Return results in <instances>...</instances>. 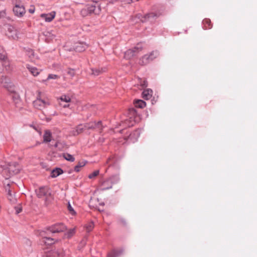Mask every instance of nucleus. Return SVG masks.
Returning <instances> with one entry per match:
<instances>
[{"label":"nucleus","instance_id":"nucleus-39","mask_svg":"<svg viewBox=\"0 0 257 257\" xmlns=\"http://www.w3.org/2000/svg\"><path fill=\"white\" fill-rule=\"evenodd\" d=\"M26 52L30 58L33 57L34 55V51L31 48H28L27 49H26Z\"/></svg>","mask_w":257,"mask_h":257},{"label":"nucleus","instance_id":"nucleus-47","mask_svg":"<svg viewBox=\"0 0 257 257\" xmlns=\"http://www.w3.org/2000/svg\"><path fill=\"white\" fill-rule=\"evenodd\" d=\"M6 15L5 10H2L0 11V19L4 18Z\"/></svg>","mask_w":257,"mask_h":257},{"label":"nucleus","instance_id":"nucleus-50","mask_svg":"<svg viewBox=\"0 0 257 257\" xmlns=\"http://www.w3.org/2000/svg\"><path fill=\"white\" fill-rule=\"evenodd\" d=\"M119 0H108V3L109 4H113L117 1H119Z\"/></svg>","mask_w":257,"mask_h":257},{"label":"nucleus","instance_id":"nucleus-31","mask_svg":"<svg viewBox=\"0 0 257 257\" xmlns=\"http://www.w3.org/2000/svg\"><path fill=\"white\" fill-rule=\"evenodd\" d=\"M1 64L2 65L3 69L5 68L7 71L10 70V63L8 59L4 61H2Z\"/></svg>","mask_w":257,"mask_h":257},{"label":"nucleus","instance_id":"nucleus-18","mask_svg":"<svg viewBox=\"0 0 257 257\" xmlns=\"http://www.w3.org/2000/svg\"><path fill=\"white\" fill-rule=\"evenodd\" d=\"M63 173L64 171L61 168L56 167L51 171L50 177L53 178H56L60 175L62 174Z\"/></svg>","mask_w":257,"mask_h":257},{"label":"nucleus","instance_id":"nucleus-24","mask_svg":"<svg viewBox=\"0 0 257 257\" xmlns=\"http://www.w3.org/2000/svg\"><path fill=\"white\" fill-rule=\"evenodd\" d=\"M203 28L204 30L210 29L212 27V24L210 19H204L202 21Z\"/></svg>","mask_w":257,"mask_h":257},{"label":"nucleus","instance_id":"nucleus-49","mask_svg":"<svg viewBox=\"0 0 257 257\" xmlns=\"http://www.w3.org/2000/svg\"><path fill=\"white\" fill-rule=\"evenodd\" d=\"M60 144V142L59 141H57L55 143V144L54 145V147L55 148H58Z\"/></svg>","mask_w":257,"mask_h":257},{"label":"nucleus","instance_id":"nucleus-2","mask_svg":"<svg viewBox=\"0 0 257 257\" xmlns=\"http://www.w3.org/2000/svg\"><path fill=\"white\" fill-rule=\"evenodd\" d=\"M127 118L122 121L120 125L124 128L119 131L120 133L123 132L126 127L133 126L137 122H139L140 116L138 113L135 108L132 107L128 109L126 112Z\"/></svg>","mask_w":257,"mask_h":257},{"label":"nucleus","instance_id":"nucleus-14","mask_svg":"<svg viewBox=\"0 0 257 257\" xmlns=\"http://www.w3.org/2000/svg\"><path fill=\"white\" fill-rule=\"evenodd\" d=\"M15 15L18 17H22L25 14V9L23 5H16L13 8Z\"/></svg>","mask_w":257,"mask_h":257},{"label":"nucleus","instance_id":"nucleus-9","mask_svg":"<svg viewBox=\"0 0 257 257\" xmlns=\"http://www.w3.org/2000/svg\"><path fill=\"white\" fill-rule=\"evenodd\" d=\"M65 255L63 249L51 250L44 252L42 257H64Z\"/></svg>","mask_w":257,"mask_h":257},{"label":"nucleus","instance_id":"nucleus-6","mask_svg":"<svg viewBox=\"0 0 257 257\" xmlns=\"http://www.w3.org/2000/svg\"><path fill=\"white\" fill-rule=\"evenodd\" d=\"M143 47L141 44H138L135 47L130 49L124 52V57L126 59H131L134 57L137 56L142 51Z\"/></svg>","mask_w":257,"mask_h":257},{"label":"nucleus","instance_id":"nucleus-16","mask_svg":"<svg viewBox=\"0 0 257 257\" xmlns=\"http://www.w3.org/2000/svg\"><path fill=\"white\" fill-rule=\"evenodd\" d=\"M88 45L85 43L78 42L75 44L74 49L76 52H82L85 51Z\"/></svg>","mask_w":257,"mask_h":257},{"label":"nucleus","instance_id":"nucleus-20","mask_svg":"<svg viewBox=\"0 0 257 257\" xmlns=\"http://www.w3.org/2000/svg\"><path fill=\"white\" fill-rule=\"evenodd\" d=\"M84 124H80L76 126L72 132L73 136H77L82 133L85 130Z\"/></svg>","mask_w":257,"mask_h":257},{"label":"nucleus","instance_id":"nucleus-25","mask_svg":"<svg viewBox=\"0 0 257 257\" xmlns=\"http://www.w3.org/2000/svg\"><path fill=\"white\" fill-rule=\"evenodd\" d=\"M105 68H92L91 72L92 74L94 76H98L99 75L102 74L103 72L106 71Z\"/></svg>","mask_w":257,"mask_h":257},{"label":"nucleus","instance_id":"nucleus-37","mask_svg":"<svg viewBox=\"0 0 257 257\" xmlns=\"http://www.w3.org/2000/svg\"><path fill=\"white\" fill-rule=\"evenodd\" d=\"M62 101H64L65 102H69L70 101V98L66 95H62L59 98Z\"/></svg>","mask_w":257,"mask_h":257},{"label":"nucleus","instance_id":"nucleus-23","mask_svg":"<svg viewBox=\"0 0 257 257\" xmlns=\"http://www.w3.org/2000/svg\"><path fill=\"white\" fill-rule=\"evenodd\" d=\"M153 92V90L151 89L144 90L142 92L143 98L146 100L149 99L152 97Z\"/></svg>","mask_w":257,"mask_h":257},{"label":"nucleus","instance_id":"nucleus-29","mask_svg":"<svg viewBox=\"0 0 257 257\" xmlns=\"http://www.w3.org/2000/svg\"><path fill=\"white\" fill-rule=\"evenodd\" d=\"M7 197L11 203H15L16 202L17 199L13 197L12 191L10 189L8 190Z\"/></svg>","mask_w":257,"mask_h":257},{"label":"nucleus","instance_id":"nucleus-30","mask_svg":"<svg viewBox=\"0 0 257 257\" xmlns=\"http://www.w3.org/2000/svg\"><path fill=\"white\" fill-rule=\"evenodd\" d=\"M28 69H29L31 73L34 76H37L40 73L39 70L36 67H28Z\"/></svg>","mask_w":257,"mask_h":257},{"label":"nucleus","instance_id":"nucleus-12","mask_svg":"<svg viewBox=\"0 0 257 257\" xmlns=\"http://www.w3.org/2000/svg\"><path fill=\"white\" fill-rule=\"evenodd\" d=\"M140 131L138 130H136L130 133L128 136H125L124 140L132 143H134L137 141L138 139L140 137Z\"/></svg>","mask_w":257,"mask_h":257},{"label":"nucleus","instance_id":"nucleus-34","mask_svg":"<svg viewBox=\"0 0 257 257\" xmlns=\"http://www.w3.org/2000/svg\"><path fill=\"white\" fill-rule=\"evenodd\" d=\"M75 229H70L65 234V235L67 238H70L75 234Z\"/></svg>","mask_w":257,"mask_h":257},{"label":"nucleus","instance_id":"nucleus-38","mask_svg":"<svg viewBox=\"0 0 257 257\" xmlns=\"http://www.w3.org/2000/svg\"><path fill=\"white\" fill-rule=\"evenodd\" d=\"M99 171L98 170H95L94 172H93L92 173L90 174L88 177L89 179H93L95 178V177L99 175Z\"/></svg>","mask_w":257,"mask_h":257},{"label":"nucleus","instance_id":"nucleus-26","mask_svg":"<svg viewBox=\"0 0 257 257\" xmlns=\"http://www.w3.org/2000/svg\"><path fill=\"white\" fill-rule=\"evenodd\" d=\"M87 163V161L86 160L78 162L77 165L74 167V171L76 172H79L80 171V168L85 166Z\"/></svg>","mask_w":257,"mask_h":257},{"label":"nucleus","instance_id":"nucleus-7","mask_svg":"<svg viewBox=\"0 0 257 257\" xmlns=\"http://www.w3.org/2000/svg\"><path fill=\"white\" fill-rule=\"evenodd\" d=\"M66 229V226L61 222L56 223L47 227V230L49 231V234L64 232Z\"/></svg>","mask_w":257,"mask_h":257},{"label":"nucleus","instance_id":"nucleus-13","mask_svg":"<svg viewBox=\"0 0 257 257\" xmlns=\"http://www.w3.org/2000/svg\"><path fill=\"white\" fill-rule=\"evenodd\" d=\"M34 106L38 109H42L46 106L50 105L49 102L37 97V99L33 101Z\"/></svg>","mask_w":257,"mask_h":257},{"label":"nucleus","instance_id":"nucleus-3","mask_svg":"<svg viewBox=\"0 0 257 257\" xmlns=\"http://www.w3.org/2000/svg\"><path fill=\"white\" fill-rule=\"evenodd\" d=\"M37 196L39 198L45 197V204L47 206L51 202L50 199L52 198L51 188L48 186L40 187L35 190Z\"/></svg>","mask_w":257,"mask_h":257},{"label":"nucleus","instance_id":"nucleus-36","mask_svg":"<svg viewBox=\"0 0 257 257\" xmlns=\"http://www.w3.org/2000/svg\"><path fill=\"white\" fill-rule=\"evenodd\" d=\"M148 55L150 56L151 58H152V61H153L154 59L158 57L159 55V52L157 51H152Z\"/></svg>","mask_w":257,"mask_h":257},{"label":"nucleus","instance_id":"nucleus-28","mask_svg":"<svg viewBox=\"0 0 257 257\" xmlns=\"http://www.w3.org/2000/svg\"><path fill=\"white\" fill-rule=\"evenodd\" d=\"M39 235L42 237V239H43L53 235V234H49V231L47 230V227H46L44 230H42L40 231Z\"/></svg>","mask_w":257,"mask_h":257},{"label":"nucleus","instance_id":"nucleus-32","mask_svg":"<svg viewBox=\"0 0 257 257\" xmlns=\"http://www.w3.org/2000/svg\"><path fill=\"white\" fill-rule=\"evenodd\" d=\"M63 157L65 159L71 162H73L75 161V158L73 156L68 153L64 154Z\"/></svg>","mask_w":257,"mask_h":257},{"label":"nucleus","instance_id":"nucleus-52","mask_svg":"<svg viewBox=\"0 0 257 257\" xmlns=\"http://www.w3.org/2000/svg\"><path fill=\"white\" fill-rule=\"evenodd\" d=\"M68 106H69V104H65V105H64L63 107H68Z\"/></svg>","mask_w":257,"mask_h":257},{"label":"nucleus","instance_id":"nucleus-45","mask_svg":"<svg viewBox=\"0 0 257 257\" xmlns=\"http://www.w3.org/2000/svg\"><path fill=\"white\" fill-rule=\"evenodd\" d=\"M7 57L5 54L0 53V63H2V61H4V60H7Z\"/></svg>","mask_w":257,"mask_h":257},{"label":"nucleus","instance_id":"nucleus-10","mask_svg":"<svg viewBox=\"0 0 257 257\" xmlns=\"http://www.w3.org/2000/svg\"><path fill=\"white\" fill-rule=\"evenodd\" d=\"M8 171L10 176H13L18 174L20 171V167L19 163L16 162H12L8 164L7 167Z\"/></svg>","mask_w":257,"mask_h":257},{"label":"nucleus","instance_id":"nucleus-27","mask_svg":"<svg viewBox=\"0 0 257 257\" xmlns=\"http://www.w3.org/2000/svg\"><path fill=\"white\" fill-rule=\"evenodd\" d=\"M134 104L137 108H143L146 106V103L143 100L137 99L134 101Z\"/></svg>","mask_w":257,"mask_h":257},{"label":"nucleus","instance_id":"nucleus-41","mask_svg":"<svg viewBox=\"0 0 257 257\" xmlns=\"http://www.w3.org/2000/svg\"><path fill=\"white\" fill-rule=\"evenodd\" d=\"M67 208H68V210H69V212L72 215H74L76 214V212L74 211V210L73 209V207H72V206L71 205V204H70L69 202H68Z\"/></svg>","mask_w":257,"mask_h":257},{"label":"nucleus","instance_id":"nucleus-8","mask_svg":"<svg viewBox=\"0 0 257 257\" xmlns=\"http://www.w3.org/2000/svg\"><path fill=\"white\" fill-rule=\"evenodd\" d=\"M1 83L3 87L6 88L9 92H14V89L16 88V86L9 77L4 75L2 76Z\"/></svg>","mask_w":257,"mask_h":257},{"label":"nucleus","instance_id":"nucleus-19","mask_svg":"<svg viewBox=\"0 0 257 257\" xmlns=\"http://www.w3.org/2000/svg\"><path fill=\"white\" fill-rule=\"evenodd\" d=\"M152 61V58L148 54L144 55L139 60V64L146 65Z\"/></svg>","mask_w":257,"mask_h":257},{"label":"nucleus","instance_id":"nucleus-11","mask_svg":"<svg viewBox=\"0 0 257 257\" xmlns=\"http://www.w3.org/2000/svg\"><path fill=\"white\" fill-rule=\"evenodd\" d=\"M15 106L17 108L22 107V100L18 93L16 91V88L14 89V92H10Z\"/></svg>","mask_w":257,"mask_h":257},{"label":"nucleus","instance_id":"nucleus-4","mask_svg":"<svg viewBox=\"0 0 257 257\" xmlns=\"http://www.w3.org/2000/svg\"><path fill=\"white\" fill-rule=\"evenodd\" d=\"M120 180L118 175H112L106 179L99 181V187L101 190L104 191L111 189L113 185L117 184Z\"/></svg>","mask_w":257,"mask_h":257},{"label":"nucleus","instance_id":"nucleus-51","mask_svg":"<svg viewBox=\"0 0 257 257\" xmlns=\"http://www.w3.org/2000/svg\"><path fill=\"white\" fill-rule=\"evenodd\" d=\"M29 12L31 14H33L35 12V8H31L29 10Z\"/></svg>","mask_w":257,"mask_h":257},{"label":"nucleus","instance_id":"nucleus-33","mask_svg":"<svg viewBox=\"0 0 257 257\" xmlns=\"http://www.w3.org/2000/svg\"><path fill=\"white\" fill-rule=\"evenodd\" d=\"M84 127L85 130H93L95 128V125L94 124V122H89L84 124Z\"/></svg>","mask_w":257,"mask_h":257},{"label":"nucleus","instance_id":"nucleus-1","mask_svg":"<svg viewBox=\"0 0 257 257\" xmlns=\"http://www.w3.org/2000/svg\"><path fill=\"white\" fill-rule=\"evenodd\" d=\"M165 7L162 5L153 6L150 11L145 14L141 18L142 23H155L161 16L165 14Z\"/></svg>","mask_w":257,"mask_h":257},{"label":"nucleus","instance_id":"nucleus-42","mask_svg":"<svg viewBox=\"0 0 257 257\" xmlns=\"http://www.w3.org/2000/svg\"><path fill=\"white\" fill-rule=\"evenodd\" d=\"M59 78H60V77L57 75L53 74H50L48 75V76L47 77V79L48 80L51 79H57Z\"/></svg>","mask_w":257,"mask_h":257},{"label":"nucleus","instance_id":"nucleus-15","mask_svg":"<svg viewBox=\"0 0 257 257\" xmlns=\"http://www.w3.org/2000/svg\"><path fill=\"white\" fill-rule=\"evenodd\" d=\"M123 251L122 248H114L107 253V257H118L122 254Z\"/></svg>","mask_w":257,"mask_h":257},{"label":"nucleus","instance_id":"nucleus-43","mask_svg":"<svg viewBox=\"0 0 257 257\" xmlns=\"http://www.w3.org/2000/svg\"><path fill=\"white\" fill-rule=\"evenodd\" d=\"M119 223L123 226H126L127 222L124 218H120L118 219Z\"/></svg>","mask_w":257,"mask_h":257},{"label":"nucleus","instance_id":"nucleus-22","mask_svg":"<svg viewBox=\"0 0 257 257\" xmlns=\"http://www.w3.org/2000/svg\"><path fill=\"white\" fill-rule=\"evenodd\" d=\"M52 140V133L50 130L45 131L43 135V141L44 143L50 142Z\"/></svg>","mask_w":257,"mask_h":257},{"label":"nucleus","instance_id":"nucleus-44","mask_svg":"<svg viewBox=\"0 0 257 257\" xmlns=\"http://www.w3.org/2000/svg\"><path fill=\"white\" fill-rule=\"evenodd\" d=\"M15 210L16 211V214H18L22 211V207L20 206H15Z\"/></svg>","mask_w":257,"mask_h":257},{"label":"nucleus","instance_id":"nucleus-17","mask_svg":"<svg viewBox=\"0 0 257 257\" xmlns=\"http://www.w3.org/2000/svg\"><path fill=\"white\" fill-rule=\"evenodd\" d=\"M55 12L53 11L49 14H43L41 15V17L45 19L47 22H51L55 17Z\"/></svg>","mask_w":257,"mask_h":257},{"label":"nucleus","instance_id":"nucleus-21","mask_svg":"<svg viewBox=\"0 0 257 257\" xmlns=\"http://www.w3.org/2000/svg\"><path fill=\"white\" fill-rule=\"evenodd\" d=\"M53 235L41 240V242L46 245H50L55 243L56 240L53 237Z\"/></svg>","mask_w":257,"mask_h":257},{"label":"nucleus","instance_id":"nucleus-40","mask_svg":"<svg viewBox=\"0 0 257 257\" xmlns=\"http://www.w3.org/2000/svg\"><path fill=\"white\" fill-rule=\"evenodd\" d=\"M94 227V224L92 222L89 223L86 226V229L87 232L91 231Z\"/></svg>","mask_w":257,"mask_h":257},{"label":"nucleus","instance_id":"nucleus-46","mask_svg":"<svg viewBox=\"0 0 257 257\" xmlns=\"http://www.w3.org/2000/svg\"><path fill=\"white\" fill-rule=\"evenodd\" d=\"M141 85L143 87H146L148 86V81L147 80H144L141 82Z\"/></svg>","mask_w":257,"mask_h":257},{"label":"nucleus","instance_id":"nucleus-48","mask_svg":"<svg viewBox=\"0 0 257 257\" xmlns=\"http://www.w3.org/2000/svg\"><path fill=\"white\" fill-rule=\"evenodd\" d=\"M101 121H98V122H94V124H95V128L96 127H99L101 125Z\"/></svg>","mask_w":257,"mask_h":257},{"label":"nucleus","instance_id":"nucleus-35","mask_svg":"<svg viewBox=\"0 0 257 257\" xmlns=\"http://www.w3.org/2000/svg\"><path fill=\"white\" fill-rule=\"evenodd\" d=\"M66 73L70 76L71 78H72L75 75V70L72 68H68Z\"/></svg>","mask_w":257,"mask_h":257},{"label":"nucleus","instance_id":"nucleus-5","mask_svg":"<svg viewBox=\"0 0 257 257\" xmlns=\"http://www.w3.org/2000/svg\"><path fill=\"white\" fill-rule=\"evenodd\" d=\"M101 11V8L100 5H97V6H96L94 4L92 5L88 4L80 11V15L83 17H85L93 14L99 15Z\"/></svg>","mask_w":257,"mask_h":257}]
</instances>
